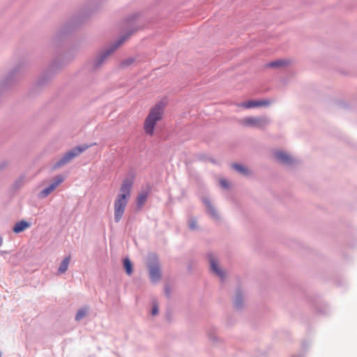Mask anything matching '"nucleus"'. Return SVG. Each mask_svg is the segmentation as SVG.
I'll use <instances>...</instances> for the list:
<instances>
[{
	"mask_svg": "<svg viewBox=\"0 0 357 357\" xmlns=\"http://www.w3.org/2000/svg\"><path fill=\"white\" fill-rule=\"evenodd\" d=\"M206 204H207L208 212L210 213V214L213 216H216V213H215V211L213 208V207L209 204L208 202H206Z\"/></svg>",
	"mask_w": 357,
	"mask_h": 357,
	"instance_id": "a211bd4d",
	"label": "nucleus"
},
{
	"mask_svg": "<svg viewBox=\"0 0 357 357\" xmlns=\"http://www.w3.org/2000/svg\"><path fill=\"white\" fill-rule=\"evenodd\" d=\"M271 102L268 100H249L241 102L238 104V106L245 109H250L254 107H267L271 104Z\"/></svg>",
	"mask_w": 357,
	"mask_h": 357,
	"instance_id": "39448f33",
	"label": "nucleus"
},
{
	"mask_svg": "<svg viewBox=\"0 0 357 357\" xmlns=\"http://www.w3.org/2000/svg\"><path fill=\"white\" fill-rule=\"evenodd\" d=\"M288 62L285 60H277L268 64V67L278 68L287 66Z\"/></svg>",
	"mask_w": 357,
	"mask_h": 357,
	"instance_id": "ddd939ff",
	"label": "nucleus"
},
{
	"mask_svg": "<svg viewBox=\"0 0 357 357\" xmlns=\"http://www.w3.org/2000/svg\"><path fill=\"white\" fill-rule=\"evenodd\" d=\"M135 181V175H128L123 181L119 192L117 195L114 204V220L119 222L122 218L126 207L131 195L132 185Z\"/></svg>",
	"mask_w": 357,
	"mask_h": 357,
	"instance_id": "f257e3e1",
	"label": "nucleus"
},
{
	"mask_svg": "<svg viewBox=\"0 0 357 357\" xmlns=\"http://www.w3.org/2000/svg\"><path fill=\"white\" fill-rule=\"evenodd\" d=\"M150 278L153 282H157L160 278V271L158 266L150 268Z\"/></svg>",
	"mask_w": 357,
	"mask_h": 357,
	"instance_id": "9b49d317",
	"label": "nucleus"
},
{
	"mask_svg": "<svg viewBox=\"0 0 357 357\" xmlns=\"http://www.w3.org/2000/svg\"><path fill=\"white\" fill-rule=\"evenodd\" d=\"M87 310H88L87 308H82V309L79 310L75 316V319L77 321H79L80 319L84 318L87 313Z\"/></svg>",
	"mask_w": 357,
	"mask_h": 357,
	"instance_id": "dca6fc26",
	"label": "nucleus"
},
{
	"mask_svg": "<svg viewBox=\"0 0 357 357\" xmlns=\"http://www.w3.org/2000/svg\"><path fill=\"white\" fill-rule=\"evenodd\" d=\"M126 38H127V37L124 36V37L121 38V39H119L118 40V42L116 43V44L112 48V50H110L106 52V54L109 55L111 52H114L116 49H117L124 42V40Z\"/></svg>",
	"mask_w": 357,
	"mask_h": 357,
	"instance_id": "f3484780",
	"label": "nucleus"
},
{
	"mask_svg": "<svg viewBox=\"0 0 357 357\" xmlns=\"http://www.w3.org/2000/svg\"><path fill=\"white\" fill-rule=\"evenodd\" d=\"M195 225H196V224H195V221H192V222H190V227L191 229H194V228H195V226H196Z\"/></svg>",
	"mask_w": 357,
	"mask_h": 357,
	"instance_id": "412c9836",
	"label": "nucleus"
},
{
	"mask_svg": "<svg viewBox=\"0 0 357 357\" xmlns=\"http://www.w3.org/2000/svg\"><path fill=\"white\" fill-rule=\"evenodd\" d=\"M70 257L68 256V257H66L62 261V262L61 263V264H60V266L59 267V272L60 273H65L67 271L68 265H69V263H70Z\"/></svg>",
	"mask_w": 357,
	"mask_h": 357,
	"instance_id": "f8f14e48",
	"label": "nucleus"
},
{
	"mask_svg": "<svg viewBox=\"0 0 357 357\" xmlns=\"http://www.w3.org/2000/svg\"><path fill=\"white\" fill-rule=\"evenodd\" d=\"M209 261L211 264V271L217 275L222 278L224 277V273L218 268V263L215 259L213 256L210 255Z\"/></svg>",
	"mask_w": 357,
	"mask_h": 357,
	"instance_id": "1a4fd4ad",
	"label": "nucleus"
},
{
	"mask_svg": "<svg viewBox=\"0 0 357 357\" xmlns=\"http://www.w3.org/2000/svg\"><path fill=\"white\" fill-rule=\"evenodd\" d=\"M274 155L275 158L283 164L289 165L293 162V158L287 153L278 151H275Z\"/></svg>",
	"mask_w": 357,
	"mask_h": 357,
	"instance_id": "6e6552de",
	"label": "nucleus"
},
{
	"mask_svg": "<svg viewBox=\"0 0 357 357\" xmlns=\"http://www.w3.org/2000/svg\"><path fill=\"white\" fill-rule=\"evenodd\" d=\"M63 180L64 178L62 176H57L54 179V181L51 185L40 192V197H47L53 192L63 181Z\"/></svg>",
	"mask_w": 357,
	"mask_h": 357,
	"instance_id": "423d86ee",
	"label": "nucleus"
},
{
	"mask_svg": "<svg viewBox=\"0 0 357 357\" xmlns=\"http://www.w3.org/2000/svg\"><path fill=\"white\" fill-rule=\"evenodd\" d=\"M91 145H82V146H77L73 150L67 152L63 158H61L54 166V169L59 168L67 164L75 157L88 149Z\"/></svg>",
	"mask_w": 357,
	"mask_h": 357,
	"instance_id": "7ed1b4c3",
	"label": "nucleus"
},
{
	"mask_svg": "<svg viewBox=\"0 0 357 357\" xmlns=\"http://www.w3.org/2000/svg\"><path fill=\"white\" fill-rule=\"evenodd\" d=\"M240 123L241 125L247 127L264 128L268 124V121L265 117L248 116L242 119Z\"/></svg>",
	"mask_w": 357,
	"mask_h": 357,
	"instance_id": "20e7f679",
	"label": "nucleus"
},
{
	"mask_svg": "<svg viewBox=\"0 0 357 357\" xmlns=\"http://www.w3.org/2000/svg\"><path fill=\"white\" fill-rule=\"evenodd\" d=\"M150 190H151L150 188H148L146 190H142L138 194L137 199H136V203H137V208L139 209H141L145 204V203L149 196Z\"/></svg>",
	"mask_w": 357,
	"mask_h": 357,
	"instance_id": "0eeeda50",
	"label": "nucleus"
},
{
	"mask_svg": "<svg viewBox=\"0 0 357 357\" xmlns=\"http://www.w3.org/2000/svg\"><path fill=\"white\" fill-rule=\"evenodd\" d=\"M232 167L234 169H235L236 171L239 172L242 174L247 175L249 174L248 169L241 165L234 164L232 165Z\"/></svg>",
	"mask_w": 357,
	"mask_h": 357,
	"instance_id": "4468645a",
	"label": "nucleus"
},
{
	"mask_svg": "<svg viewBox=\"0 0 357 357\" xmlns=\"http://www.w3.org/2000/svg\"><path fill=\"white\" fill-rule=\"evenodd\" d=\"M158 307H157V305H154L152 309V314L155 315L158 314Z\"/></svg>",
	"mask_w": 357,
	"mask_h": 357,
	"instance_id": "aec40b11",
	"label": "nucleus"
},
{
	"mask_svg": "<svg viewBox=\"0 0 357 357\" xmlns=\"http://www.w3.org/2000/svg\"><path fill=\"white\" fill-rule=\"evenodd\" d=\"M124 267L126 273L130 275L132 273V266L131 261L128 259H125L123 261Z\"/></svg>",
	"mask_w": 357,
	"mask_h": 357,
	"instance_id": "2eb2a0df",
	"label": "nucleus"
},
{
	"mask_svg": "<svg viewBox=\"0 0 357 357\" xmlns=\"http://www.w3.org/2000/svg\"><path fill=\"white\" fill-rule=\"evenodd\" d=\"M29 227L30 224L28 222L22 220L15 225L13 227V231L16 234H18L28 229Z\"/></svg>",
	"mask_w": 357,
	"mask_h": 357,
	"instance_id": "9d476101",
	"label": "nucleus"
},
{
	"mask_svg": "<svg viewBox=\"0 0 357 357\" xmlns=\"http://www.w3.org/2000/svg\"><path fill=\"white\" fill-rule=\"evenodd\" d=\"M165 106L166 103L160 101L150 109L143 125L144 131L146 135L151 137L154 135L157 123L163 118Z\"/></svg>",
	"mask_w": 357,
	"mask_h": 357,
	"instance_id": "f03ea898",
	"label": "nucleus"
},
{
	"mask_svg": "<svg viewBox=\"0 0 357 357\" xmlns=\"http://www.w3.org/2000/svg\"><path fill=\"white\" fill-rule=\"evenodd\" d=\"M220 184L224 188H227L229 187L228 182L225 179H223V178L220 180Z\"/></svg>",
	"mask_w": 357,
	"mask_h": 357,
	"instance_id": "6ab92c4d",
	"label": "nucleus"
}]
</instances>
